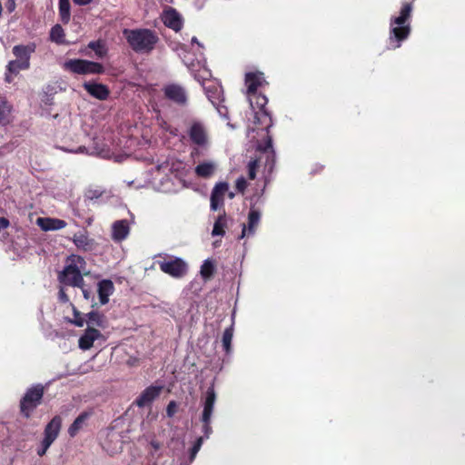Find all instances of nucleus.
Listing matches in <instances>:
<instances>
[{"instance_id":"2","label":"nucleus","mask_w":465,"mask_h":465,"mask_svg":"<svg viewBox=\"0 0 465 465\" xmlns=\"http://www.w3.org/2000/svg\"><path fill=\"white\" fill-rule=\"evenodd\" d=\"M412 11L411 4H404L398 16L392 17L390 25V45L399 48L402 41L408 38L411 33L409 19Z\"/></svg>"},{"instance_id":"48","label":"nucleus","mask_w":465,"mask_h":465,"mask_svg":"<svg viewBox=\"0 0 465 465\" xmlns=\"http://www.w3.org/2000/svg\"><path fill=\"white\" fill-rule=\"evenodd\" d=\"M58 297H59V300L61 302H69V298H68L67 294L65 293V291H64V287L60 288Z\"/></svg>"},{"instance_id":"42","label":"nucleus","mask_w":465,"mask_h":465,"mask_svg":"<svg viewBox=\"0 0 465 465\" xmlns=\"http://www.w3.org/2000/svg\"><path fill=\"white\" fill-rule=\"evenodd\" d=\"M257 166L258 162L256 160L251 161L248 164V175L252 180L255 178Z\"/></svg>"},{"instance_id":"38","label":"nucleus","mask_w":465,"mask_h":465,"mask_svg":"<svg viewBox=\"0 0 465 465\" xmlns=\"http://www.w3.org/2000/svg\"><path fill=\"white\" fill-rule=\"evenodd\" d=\"M59 14L64 23L70 20V3L69 0H59Z\"/></svg>"},{"instance_id":"20","label":"nucleus","mask_w":465,"mask_h":465,"mask_svg":"<svg viewBox=\"0 0 465 465\" xmlns=\"http://www.w3.org/2000/svg\"><path fill=\"white\" fill-rule=\"evenodd\" d=\"M84 87L90 95L99 100H105L110 94L106 85L94 82H86Z\"/></svg>"},{"instance_id":"3","label":"nucleus","mask_w":465,"mask_h":465,"mask_svg":"<svg viewBox=\"0 0 465 465\" xmlns=\"http://www.w3.org/2000/svg\"><path fill=\"white\" fill-rule=\"evenodd\" d=\"M86 262L78 255L67 258L64 270L59 273V282L64 285L82 287L83 276L89 272L85 269Z\"/></svg>"},{"instance_id":"32","label":"nucleus","mask_w":465,"mask_h":465,"mask_svg":"<svg viewBox=\"0 0 465 465\" xmlns=\"http://www.w3.org/2000/svg\"><path fill=\"white\" fill-rule=\"evenodd\" d=\"M61 150L64 151V152H68V153H97V154H100L104 157L107 156L109 153L107 151H105L104 148L102 149H98V148H94V150L90 151L88 149H86V147L84 146H78V147H65V146H62L60 147Z\"/></svg>"},{"instance_id":"12","label":"nucleus","mask_w":465,"mask_h":465,"mask_svg":"<svg viewBox=\"0 0 465 465\" xmlns=\"http://www.w3.org/2000/svg\"><path fill=\"white\" fill-rule=\"evenodd\" d=\"M96 341H105L102 332L94 327H87L78 339V346L83 351L90 350Z\"/></svg>"},{"instance_id":"8","label":"nucleus","mask_w":465,"mask_h":465,"mask_svg":"<svg viewBox=\"0 0 465 465\" xmlns=\"http://www.w3.org/2000/svg\"><path fill=\"white\" fill-rule=\"evenodd\" d=\"M161 271L173 278H182L187 272L188 266L185 261L181 258H173L158 262Z\"/></svg>"},{"instance_id":"6","label":"nucleus","mask_w":465,"mask_h":465,"mask_svg":"<svg viewBox=\"0 0 465 465\" xmlns=\"http://www.w3.org/2000/svg\"><path fill=\"white\" fill-rule=\"evenodd\" d=\"M64 68L79 74H102L104 72L102 64L83 59L67 60L64 63Z\"/></svg>"},{"instance_id":"37","label":"nucleus","mask_w":465,"mask_h":465,"mask_svg":"<svg viewBox=\"0 0 465 465\" xmlns=\"http://www.w3.org/2000/svg\"><path fill=\"white\" fill-rule=\"evenodd\" d=\"M70 305L73 310V318L69 320V322L77 327H83L86 323V314L80 312L73 304Z\"/></svg>"},{"instance_id":"56","label":"nucleus","mask_w":465,"mask_h":465,"mask_svg":"<svg viewBox=\"0 0 465 465\" xmlns=\"http://www.w3.org/2000/svg\"><path fill=\"white\" fill-rule=\"evenodd\" d=\"M158 121H159V123H158V124H159V125H160L162 128H163V129H167V128H166V126H165V124H165V122H164L163 120H160V119H158Z\"/></svg>"},{"instance_id":"21","label":"nucleus","mask_w":465,"mask_h":465,"mask_svg":"<svg viewBox=\"0 0 465 465\" xmlns=\"http://www.w3.org/2000/svg\"><path fill=\"white\" fill-rule=\"evenodd\" d=\"M36 224L43 231H56L61 230L66 226V223L64 220L50 217H41L36 220Z\"/></svg>"},{"instance_id":"55","label":"nucleus","mask_w":465,"mask_h":465,"mask_svg":"<svg viewBox=\"0 0 465 465\" xmlns=\"http://www.w3.org/2000/svg\"><path fill=\"white\" fill-rule=\"evenodd\" d=\"M74 4L79 5H89L93 0H73Z\"/></svg>"},{"instance_id":"45","label":"nucleus","mask_w":465,"mask_h":465,"mask_svg":"<svg viewBox=\"0 0 465 465\" xmlns=\"http://www.w3.org/2000/svg\"><path fill=\"white\" fill-rule=\"evenodd\" d=\"M258 149L260 151H263V152H267L268 150H271V153H273L272 138L269 135H267L265 144L264 145L259 144Z\"/></svg>"},{"instance_id":"31","label":"nucleus","mask_w":465,"mask_h":465,"mask_svg":"<svg viewBox=\"0 0 465 465\" xmlns=\"http://www.w3.org/2000/svg\"><path fill=\"white\" fill-rule=\"evenodd\" d=\"M228 227L227 217L224 213L218 216L214 222L213 228L212 231L213 236H223Z\"/></svg>"},{"instance_id":"9","label":"nucleus","mask_w":465,"mask_h":465,"mask_svg":"<svg viewBox=\"0 0 465 465\" xmlns=\"http://www.w3.org/2000/svg\"><path fill=\"white\" fill-rule=\"evenodd\" d=\"M265 84L266 81L262 72H250L245 74V85L251 107H253L252 94L257 93V89Z\"/></svg>"},{"instance_id":"11","label":"nucleus","mask_w":465,"mask_h":465,"mask_svg":"<svg viewBox=\"0 0 465 465\" xmlns=\"http://www.w3.org/2000/svg\"><path fill=\"white\" fill-rule=\"evenodd\" d=\"M192 46L194 48L196 46L197 48V54H196V61L198 65L200 66V70L198 74H194L195 79L202 83L203 85H205V81L209 79L211 76L210 71L204 66V57H203V46L198 42L196 37L192 38Z\"/></svg>"},{"instance_id":"7","label":"nucleus","mask_w":465,"mask_h":465,"mask_svg":"<svg viewBox=\"0 0 465 465\" xmlns=\"http://www.w3.org/2000/svg\"><path fill=\"white\" fill-rule=\"evenodd\" d=\"M252 98L253 107H252V109H258V111L255 112L254 124H263L265 126L266 134H268V129L272 125V118L269 113L265 110L268 99L266 96L258 94L257 93L252 94Z\"/></svg>"},{"instance_id":"33","label":"nucleus","mask_w":465,"mask_h":465,"mask_svg":"<svg viewBox=\"0 0 465 465\" xmlns=\"http://www.w3.org/2000/svg\"><path fill=\"white\" fill-rule=\"evenodd\" d=\"M12 106L4 98H0V125H5L11 121Z\"/></svg>"},{"instance_id":"51","label":"nucleus","mask_w":465,"mask_h":465,"mask_svg":"<svg viewBox=\"0 0 465 465\" xmlns=\"http://www.w3.org/2000/svg\"><path fill=\"white\" fill-rule=\"evenodd\" d=\"M79 288L82 290V292H83L84 298L85 300H87V301H88V300H90V299H91V297H92V293H91V292H90L88 289H86V288L84 287V282L82 283V287H79Z\"/></svg>"},{"instance_id":"40","label":"nucleus","mask_w":465,"mask_h":465,"mask_svg":"<svg viewBox=\"0 0 465 465\" xmlns=\"http://www.w3.org/2000/svg\"><path fill=\"white\" fill-rule=\"evenodd\" d=\"M232 336L233 329L232 326L224 330L223 334V346L226 352H229L231 351Z\"/></svg>"},{"instance_id":"22","label":"nucleus","mask_w":465,"mask_h":465,"mask_svg":"<svg viewBox=\"0 0 465 465\" xmlns=\"http://www.w3.org/2000/svg\"><path fill=\"white\" fill-rule=\"evenodd\" d=\"M161 391V386H150L146 388L136 400V404L139 407H144L146 405H149L153 401H154L159 396Z\"/></svg>"},{"instance_id":"41","label":"nucleus","mask_w":465,"mask_h":465,"mask_svg":"<svg viewBox=\"0 0 465 465\" xmlns=\"http://www.w3.org/2000/svg\"><path fill=\"white\" fill-rule=\"evenodd\" d=\"M203 439L202 437H200L196 442L194 443V445L193 446L192 450H191V454H190V460L191 461H193L195 458V456L197 455L198 451L200 450L201 447H202V444H203Z\"/></svg>"},{"instance_id":"52","label":"nucleus","mask_w":465,"mask_h":465,"mask_svg":"<svg viewBox=\"0 0 465 465\" xmlns=\"http://www.w3.org/2000/svg\"><path fill=\"white\" fill-rule=\"evenodd\" d=\"M183 60L184 64H185L188 67H190V68L194 67V65H195V64H194V62H193V60H192V59H191L187 54H184L183 55Z\"/></svg>"},{"instance_id":"46","label":"nucleus","mask_w":465,"mask_h":465,"mask_svg":"<svg viewBox=\"0 0 465 465\" xmlns=\"http://www.w3.org/2000/svg\"><path fill=\"white\" fill-rule=\"evenodd\" d=\"M177 411V404L175 401H170L166 408L168 417H173Z\"/></svg>"},{"instance_id":"26","label":"nucleus","mask_w":465,"mask_h":465,"mask_svg":"<svg viewBox=\"0 0 465 465\" xmlns=\"http://www.w3.org/2000/svg\"><path fill=\"white\" fill-rule=\"evenodd\" d=\"M114 291V283L110 280H103L98 283V296L101 304L104 305L109 302V297Z\"/></svg>"},{"instance_id":"29","label":"nucleus","mask_w":465,"mask_h":465,"mask_svg":"<svg viewBox=\"0 0 465 465\" xmlns=\"http://www.w3.org/2000/svg\"><path fill=\"white\" fill-rule=\"evenodd\" d=\"M165 95L179 104H183L186 101V94L183 87L175 84H171L164 89Z\"/></svg>"},{"instance_id":"39","label":"nucleus","mask_w":465,"mask_h":465,"mask_svg":"<svg viewBox=\"0 0 465 465\" xmlns=\"http://www.w3.org/2000/svg\"><path fill=\"white\" fill-rule=\"evenodd\" d=\"M88 47L94 50L98 57H104L107 53L105 45L102 41L90 42Z\"/></svg>"},{"instance_id":"47","label":"nucleus","mask_w":465,"mask_h":465,"mask_svg":"<svg viewBox=\"0 0 465 465\" xmlns=\"http://www.w3.org/2000/svg\"><path fill=\"white\" fill-rule=\"evenodd\" d=\"M247 186L246 180L243 177H240L236 181V187L239 191H243Z\"/></svg>"},{"instance_id":"23","label":"nucleus","mask_w":465,"mask_h":465,"mask_svg":"<svg viewBox=\"0 0 465 465\" xmlns=\"http://www.w3.org/2000/svg\"><path fill=\"white\" fill-rule=\"evenodd\" d=\"M130 232L129 223L126 220L116 221L112 225V238L115 242L124 240Z\"/></svg>"},{"instance_id":"4","label":"nucleus","mask_w":465,"mask_h":465,"mask_svg":"<svg viewBox=\"0 0 465 465\" xmlns=\"http://www.w3.org/2000/svg\"><path fill=\"white\" fill-rule=\"evenodd\" d=\"M123 34L133 50L139 53L150 52L158 40L156 35L148 29H124Z\"/></svg>"},{"instance_id":"36","label":"nucleus","mask_w":465,"mask_h":465,"mask_svg":"<svg viewBox=\"0 0 465 465\" xmlns=\"http://www.w3.org/2000/svg\"><path fill=\"white\" fill-rule=\"evenodd\" d=\"M50 39L56 44H64V31L60 25H55L50 31Z\"/></svg>"},{"instance_id":"13","label":"nucleus","mask_w":465,"mask_h":465,"mask_svg":"<svg viewBox=\"0 0 465 465\" xmlns=\"http://www.w3.org/2000/svg\"><path fill=\"white\" fill-rule=\"evenodd\" d=\"M162 20L167 27L175 32L180 31L183 27V21L181 15L173 8H168L163 11Z\"/></svg>"},{"instance_id":"54","label":"nucleus","mask_w":465,"mask_h":465,"mask_svg":"<svg viewBox=\"0 0 465 465\" xmlns=\"http://www.w3.org/2000/svg\"><path fill=\"white\" fill-rule=\"evenodd\" d=\"M9 221L4 217H0V230L8 227Z\"/></svg>"},{"instance_id":"27","label":"nucleus","mask_w":465,"mask_h":465,"mask_svg":"<svg viewBox=\"0 0 465 465\" xmlns=\"http://www.w3.org/2000/svg\"><path fill=\"white\" fill-rule=\"evenodd\" d=\"M73 242L78 249L83 251H92L94 248V241L90 239L85 232L75 233Z\"/></svg>"},{"instance_id":"17","label":"nucleus","mask_w":465,"mask_h":465,"mask_svg":"<svg viewBox=\"0 0 465 465\" xmlns=\"http://www.w3.org/2000/svg\"><path fill=\"white\" fill-rule=\"evenodd\" d=\"M216 401V393L213 387L208 388L203 401L202 421H211L212 414Z\"/></svg>"},{"instance_id":"16","label":"nucleus","mask_w":465,"mask_h":465,"mask_svg":"<svg viewBox=\"0 0 465 465\" xmlns=\"http://www.w3.org/2000/svg\"><path fill=\"white\" fill-rule=\"evenodd\" d=\"M261 220V213L255 209H251L248 214V224L242 225L240 238L251 237L254 235Z\"/></svg>"},{"instance_id":"50","label":"nucleus","mask_w":465,"mask_h":465,"mask_svg":"<svg viewBox=\"0 0 465 465\" xmlns=\"http://www.w3.org/2000/svg\"><path fill=\"white\" fill-rule=\"evenodd\" d=\"M5 8L9 13H12L15 9V0H7L5 3Z\"/></svg>"},{"instance_id":"5","label":"nucleus","mask_w":465,"mask_h":465,"mask_svg":"<svg viewBox=\"0 0 465 465\" xmlns=\"http://www.w3.org/2000/svg\"><path fill=\"white\" fill-rule=\"evenodd\" d=\"M44 395V387L37 384L29 388L20 402L21 412L29 418L35 409L41 403Z\"/></svg>"},{"instance_id":"19","label":"nucleus","mask_w":465,"mask_h":465,"mask_svg":"<svg viewBox=\"0 0 465 465\" xmlns=\"http://www.w3.org/2000/svg\"><path fill=\"white\" fill-rule=\"evenodd\" d=\"M62 427V418L58 415L54 416L45 426L44 431V440L53 443L59 435Z\"/></svg>"},{"instance_id":"15","label":"nucleus","mask_w":465,"mask_h":465,"mask_svg":"<svg viewBox=\"0 0 465 465\" xmlns=\"http://www.w3.org/2000/svg\"><path fill=\"white\" fill-rule=\"evenodd\" d=\"M122 447L121 436L115 431H109L103 443L104 450L110 455H114L122 450Z\"/></svg>"},{"instance_id":"35","label":"nucleus","mask_w":465,"mask_h":465,"mask_svg":"<svg viewBox=\"0 0 465 465\" xmlns=\"http://www.w3.org/2000/svg\"><path fill=\"white\" fill-rule=\"evenodd\" d=\"M34 51V49L30 46H25V45H15L13 48V53L16 56L17 60H24L26 59V61L29 62L30 54Z\"/></svg>"},{"instance_id":"14","label":"nucleus","mask_w":465,"mask_h":465,"mask_svg":"<svg viewBox=\"0 0 465 465\" xmlns=\"http://www.w3.org/2000/svg\"><path fill=\"white\" fill-rule=\"evenodd\" d=\"M229 191V185L226 183H217L211 194V209L217 211L223 204L224 195Z\"/></svg>"},{"instance_id":"34","label":"nucleus","mask_w":465,"mask_h":465,"mask_svg":"<svg viewBox=\"0 0 465 465\" xmlns=\"http://www.w3.org/2000/svg\"><path fill=\"white\" fill-rule=\"evenodd\" d=\"M214 270V262L212 259H206L201 266L200 274L204 281H207L213 276Z\"/></svg>"},{"instance_id":"53","label":"nucleus","mask_w":465,"mask_h":465,"mask_svg":"<svg viewBox=\"0 0 465 465\" xmlns=\"http://www.w3.org/2000/svg\"><path fill=\"white\" fill-rule=\"evenodd\" d=\"M149 444L154 451H158L161 448V443L156 440H151Z\"/></svg>"},{"instance_id":"28","label":"nucleus","mask_w":465,"mask_h":465,"mask_svg":"<svg viewBox=\"0 0 465 465\" xmlns=\"http://www.w3.org/2000/svg\"><path fill=\"white\" fill-rule=\"evenodd\" d=\"M90 413H81L69 426L67 432L71 438H74L86 425Z\"/></svg>"},{"instance_id":"10","label":"nucleus","mask_w":465,"mask_h":465,"mask_svg":"<svg viewBox=\"0 0 465 465\" xmlns=\"http://www.w3.org/2000/svg\"><path fill=\"white\" fill-rule=\"evenodd\" d=\"M204 89L208 99L216 107L219 114L227 117V109L220 105V103L223 101L222 87L217 84L212 83L204 85Z\"/></svg>"},{"instance_id":"24","label":"nucleus","mask_w":465,"mask_h":465,"mask_svg":"<svg viewBox=\"0 0 465 465\" xmlns=\"http://www.w3.org/2000/svg\"><path fill=\"white\" fill-rule=\"evenodd\" d=\"M30 63L24 60H14L9 62L7 65V73L5 74V81L11 83L14 80V76L16 75L21 70H25L29 67Z\"/></svg>"},{"instance_id":"25","label":"nucleus","mask_w":465,"mask_h":465,"mask_svg":"<svg viewBox=\"0 0 465 465\" xmlns=\"http://www.w3.org/2000/svg\"><path fill=\"white\" fill-rule=\"evenodd\" d=\"M218 164L214 161H203L196 165L195 173L200 178H210L216 172Z\"/></svg>"},{"instance_id":"49","label":"nucleus","mask_w":465,"mask_h":465,"mask_svg":"<svg viewBox=\"0 0 465 465\" xmlns=\"http://www.w3.org/2000/svg\"><path fill=\"white\" fill-rule=\"evenodd\" d=\"M203 432H204V435L206 438H209L211 432H212V428L210 426V422L211 421H203Z\"/></svg>"},{"instance_id":"44","label":"nucleus","mask_w":465,"mask_h":465,"mask_svg":"<svg viewBox=\"0 0 465 465\" xmlns=\"http://www.w3.org/2000/svg\"><path fill=\"white\" fill-rule=\"evenodd\" d=\"M52 444H53V443H51V442H49V441H47V440H44V439H43V440H42V442H41V446H40V448L37 450V454H38L39 456H44V455L46 453L47 450L49 449V447H50Z\"/></svg>"},{"instance_id":"1","label":"nucleus","mask_w":465,"mask_h":465,"mask_svg":"<svg viewBox=\"0 0 465 465\" xmlns=\"http://www.w3.org/2000/svg\"><path fill=\"white\" fill-rule=\"evenodd\" d=\"M185 164L174 158H167L153 168L150 183L157 190L170 192L171 175L182 179L185 175Z\"/></svg>"},{"instance_id":"57","label":"nucleus","mask_w":465,"mask_h":465,"mask_svg":"<svg viewBox=\"0 0 465 465\" xmlns=\"http://www.w3.org/2000/svg\"><path fill=\"white\" fill-rule=\"evenodd\" d=\"M234 196V194L232 193H229V197L230 198H232Z\"/></svg>"},{"instance_id":"30","label":"nucleus","mask_w":465,"mask_h":465,"mask_svg":"<svg viewBox=\"0 0 465 465\" xmlns=\"http://www.w3.org/2000/svg\"><path fill=\"white\" fill-rule=\"evenodd\" d=\"M86 324L88 327L105 328L106 322L104 316L97 312H90L86 314Z\"/></svg>"},{"instance_id":"43","label":"nucleus","mask_w":465,"mask_h":465,"mask_svg":"<svg viewBox=\"0 0 465 465\" xmlns=\"http://www.w3.org/2000/svg\"><path fill=\"white\" fill-rule=\"evenodd\" d=\"M103 194V192L101 189H89L87 190L85 195L87 198L93 200L97 199Z\"/></svg>"},{"instance_id":"18","label":"nucleus","mask_w":465,"mask_h":465,"mask_svg":"<svg viewBox=\"0 0 465 465\" xmlns=\"http://www.w3.org/2000/svg\"><path fill=\"white\" fill-rule=\"evenodd\" d=\"M189 135L191 140L197 145L207 144L208 135L205 127L201 123H193L190 128Z\"/></svg>"}]
</instances>
